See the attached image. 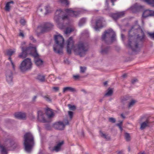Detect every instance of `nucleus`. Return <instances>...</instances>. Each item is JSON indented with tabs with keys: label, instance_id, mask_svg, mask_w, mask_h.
Masks as SVG:
<instances>
[{
	"label": "nucleus",
	"instance_id": "obj_1",
	"mask_svg": "<svg viewBox=\"0 0 154 154\" xmlns=\"http://www.w3.org/2000/svg\"><path fill=\"white\" fill-rule=\"evenodd\" d=\"M128 34V47L133 52L140 51L146 37L143 30L139 26L135 25L129 31Z\"/></svg>",
	"mask_w": 154,
	"mask_h": 154
},
{
	"label": "nucleus",
	"instance_id": "obj_2",
	"mask_svg": "<svg viewBox=\"0 0 154 154\" xmlns=\"http://www.w3.org/2000/svg\"><path fill=\"white\" fill-rule=\"evenodd\" d=\"M66 44L67 52L69 54H71L72 50L76 54L82 57L85 55L88 50V46L86 44L80 42L74 45V42L71 37L67 40Z\"/></svg>",
	"mask_w": 154,
	"mask_h": 154
},
{
	"label": "nucleus",
	"instance_id": "obj_3",
	"mask_svg": "<svg viewBox=\"0 0 154 154\" xmlns=\"http://www.w3.org/2000/svg\"><path fill=\"white\" fill-rule=\"evenodd\" d=\"M21 48L22 52L18 56L20 58H24L27 57V54H29L35 57L34 62L36 65L39 66L42 64L43 61L37 57L38 55L37 52L36 48L29 47L25 48L22 47Z\"/></svg>",
	"mask_w": 154,
	"mask_h": 154
},
{
	"label": "nucleus",
	"instance_id": "obj_4",
	"mask_svg": "<svg viewBox=\"0 0 154 154\" xmlns=\"http://www.w3.org/2000/svg\"><path fill=\"white\" fill-rule=\"evenodd\" d=\"M103 41L106 44H110L116 41V35L115 32L112 29L105 31L102 35Z\"/></svg>",
	"mask_w": 154,
	"mask_h": 154
},
{
	"label": "nucleus",
	"instance_id": "obj_5",
	"mask_svg": "<svg viewBox=\"0 0 154 154\" xmlns=\"http://www.w3.org/2000/svg\"><path fill=\"white\" fill-rule=\"evenodd\" d=\"M34 138L31 133L27 132L24 136V145L25 150L28 152H31L34 145Z\"/></svg>",
	"mask_w": 154,
	"mask_h": 154
},
{
	"label": "nucleus",
	"instance_id": "obj_6",
	"mask_svg": "<svg viewBox=\"0 0 154 154\" xmlns=\"http://www.w3.org/2000/svg\"><path fill=\"white\" fill-rule=\"evenodd\" d=\"M54 40L56 45H54L53 47L54 51L59 54L62 53L64 43L63 38L62 36L60 35H55Z\"/></svg>",
	"mask_w": 154,
	"mask_h": 154
},
{
	"label": "nucleus",
	"instance_id": "obj_7",
	"mask_svg": "<svg viewBox=\"0 0 154 154\" xmlns=\"http://www.w3.org/2000/svg\"><path fill=\"white\" fill-rule=\"evenodd\" d=\"M54 18V20L60 28L61 29H63V28H61L59 26L60 24L62 21L65 20H69V17L67 14H65L64 12L61 9H59L56 11Z\"/></svg>",
	"mask_w": 154,
	"mask_h": 154
},
{
	"label": "nucleus",
	"instance_id": "obj_8",
	"mask_svg": "<svg viewBox=\"0 0 154 154\" xmlns=\"http://www.w3.org/2000/svg\"><path fill=\"white\" fill-rule=\"evenodd\" d=\"M53 26V25L49 23H46L38 26L36 30L37 35L39 36L41 34L49 31L52 29Z\"/></svg>",
	"mask_w": 154,
	"mask_h": 154
},
{
	"label": "nucleus",
	"instance_id": "obj_9",
	"mask_svg": "<svg viewBox=\"0 0 154 154\" xmlns=\"http://www.w3.org/2000/svg\"><path fill=\"white\" fill-rule=\"evenodd\" d=\"M32 67L31 60L29 58L25 59L21 63L20 69L22 72H25L31 69Z\"/></svg>",
	"mask_w": 154,
	"mask_h": 154
},
{
	"label": "nucleus",
	"instance_id": "obj_10",
	"mask_svg": "<svg viewBox=\"0 0 154 154\" xmlns=\"http://www.w3.org/2000/svg\"><path fill=\"white\" fill-rule=\"evenodd\" d=\"M140 121L142 122L140 124V128L141 130H143L146 128L150 126L151 122L149 118L143 117L140 119Z\"/></svg>",
	"mask_w": 154,
	"mask_h": 154
},
{
	"label": "nucleus",
	"instance_id": "obj_11",
	"mask_svg": "<svg viewBox=\"0 0 154 154\" xmlns=\"http://www.w3.org/2000/svg\"><path fill=\"white\" fill-rule=\"evenodd\" d=\"M69 124V122L68 120H66L64 121V123L61 122L56 123L54 125V127L57 129L62 130L64 129L65 125H68Z\"/></svg>",
	"mask_w": 154,
	"mask_h": 154
},
{
	"label": "nucleus",
	"instance_id": "obj_12",
	"mask_svg": "<svg viewBox=\"0 0 154 154\" xmlns=\"http://www.w3.org/2000/svg\"><path fill=\"white\" fill-rule=\"evenodd\" d=\"M16 51L15 49H10L6 51L7 55L9 56V57L8 58V60H9L11 62V64L12 66L13 69H15V65L14 63L13 62L11 58V56Z\"/></svg>",
	"mask_w": 154,
	"mask_h": 154
},
{
	"label": "nucleus",
	"instance_id": "obj_13",
	"mask_svg": "<svg viewBox=\"0 0 154 154\" xmlns=\"http://www.w3.org/2000/svg\"><path fill=\"white\" fill-rule=\"evenodd\" d=\"M125 14L124 11H120L113 13L111 14V17L115 20L123 17Z\"/></svg>",
	"mask_w": 154,
	"mask_h": 154
},
{
	"label": "nucleus",
	"instance_id": "obj_14",
	"mask_svg": "<svg viewBox=\"0 0 154 154\" xmlns=\"http://www.w3.org/2000/svg\"><path fill=\"white\" fill-rule=\"evenodd\" d=\"M71 9H66L65 10V11L67 14L72 17H76L81 13V12L80 11H74Z\"/></svg>",
	"mask_w": 154,
	"mask_h": 154
},
{
	"label": "nucleus",
	"instance_id": "obj_15",
	"mask_svg": "<svg viewBox=\"0 0 154 154\" xmlns=\"http://www.w3.org/2000/svg\"><path fill=\"white\" fill-rule=\"evenodd\" d=\"M103 18V17H100L99 19L97 20L96 22V26L94 27L96 31H99L100 29L103 27L102 22Z\"/></svg>",
	"mask_w": 154,
	"mask_h": 154
},
{
	"label": "nucleus",
	"instance_id": "obj_16",
	"mask_svg": "<svg viewBox=\"0 0 154 154\" xmlns=\"http://www.w3.org/2000/svg\"><path fill=\"white\" fill-rule=\"evenodd\" d=\"M6 79L8 83H11L12 82L13 79V74L11 70H8L6 71Z\"/></svg>",
	"mask_w": 154,
	"mask_h": 154
},
{
	"label": "nucleus",
	"instance_id": "obj_17",
	"mask_svg": "<svg viewBox=\"0 0 154 154\" xmlns=\"http://www.w3.org/2000/svg\"><path fill=\"white\" fill-rule=\"evenodd\" d=\"M45 114L40 110L38 112V119L39 121L43 122H46V120L44 117Z\"/></svg>",
	"mask_w": 154,
	"mask_h": 154
},
{
	"label": "nucleus",
	"instance_id": "obj_18",
	"mask_svg": "<svg viewBox=\"0 0 154 154\" xmlns=\"http://www.w3.org/2000/svg\"><path fill=\"white\" fill-rule=\"evenodd\" d=\"M64 143V141H62L58 143L53 148L51 149V151H55L56 152L60 151L61 147Z\"/></svg>",
	"mask_w": 154,
	"mask_h": 154
},
{
	"label": "nucleus",
	"instance_id": "obj_19",
	"mask_svg": "<svg viewBox=\"0 0 154 154\" xmlns=\"http://www.w3.org/2000/svg\"><path fill=\"white\" fill-rule=\"evenodd\" d=\"M15 117L20 119H24L26 117V114L21 112L16 113L14 115Z\"/></svg>",
	"mask_w": 154,
	"mask_h": 154
},
{
	"label": "nucleus",
	"instance_id": "obj_20",
	"mask_svg": "<svg viewBox=\"0 0 154 154\" xmlns=\"http://www.w3.org/2000/svg\"><path fill=\"white\" fill-rule=\"evenodd\" d=\"M100 53L102 54H105L107 53L110 50V48L109 46H105L103 45L101 47Z\"/></svg>",
	"mask_w": 154,
	"mask_h": 154
},
{
	"label": "nucleus",
	"instance_id": "obj_21",
	"mask_svg": "<svg viewBox=\"0 0 154 154\" xmlns=\"http://www.w3.org/2000/svg\"><path fill=\"white\" fill-rule=\"evenodd\" d=\"M46 113L49 118H52L54 116V113L52 110L49 108H48L46 109Z\"/></svg>",
	"mask_w": 154,
	"mask_h": 154
},
{
	"label": "nucleus",
	"instance_id": "obj_22",
	"mask_svg": "<svg viewBox=\"0 0 154 154\" xmlns=\"http://www.w3.org/2000/svg\"><path fill=\"white\" fill-rule=\"evenodd\" d=\"M14 3V2L13 1L9 2H7L5 7V11H9L11 8V6L10 5V4H13Z\"/></svg>",
	"mask_w": 154,
	"mask_h": 154
},
{
	"label": "nucleus",
	"instance_id": "obj_23",
	"mask_svg": "<svg viewBox=\"0 0 154 154\" xmlns=\"http://www.w3.org/2000/svg\"><path fill=\"white\" fill-rule=\"evenodd\" d=\"M75 91V89L71 87H66L63 88V92L65 93L67 91H69L71 92H73L74 91Z\"/></svg>",
	"mask_w": 154,
	"mask_h": 154
},
{
	"label": "nucleus",
	"instance_id": "obj_24",
	"mask_svg": "<svg viewBox=\"0 0 154 154\" xmlns=\"http://www.w3.org/2000/svg\"><path fill=\"white\" fill-rule=\"evenodd\" d=\"M146 2L147 4L150 5L151 6L154 7V0H141Z\"/></svg>",
	"mask_w": 154,
	"mask_h": 154
},
{
	"label": "nucleus",
	"instance_id": "obj_25",
	"mask_svg": "<svg viewBox=\"0 0 154 154\" xmlns=\"http://www.w3.org/2000/svg\"><path fill=\"white\" fill-rule=\"evenodd\" d=\"M59 2L63 5L68 6L69 4V2L67 0H59Z\"/></svg>",
	"mask_w": 154,
	"mask_h": 154
},
{
	"label": "nucleus",
	"instance_id": "obj_26",
	"mask_svg": "<svg viewBox=\"0 0 154 154\" xmlns=\"http://www.w3.org/2000/svg\"><path fill=\"white\" fill-rule=\"evenodd\" d=\"M0 150L2 154H7V150L3 146L0 145Z\"/></svg>",
	"mask_w": 154,
	"mask_h": 154
},
{
	"label": "nucleus",
	"instance_id": "obj_27",
	"mask_svg": "<svg viewBox=\"0 0 154 154\" xmlns=\"http://www.w3.org/2000/svg\"><path fill=\"white\" fill-rule=\"evenodd\" d=\"M149 16V10H147L145 11L143 13L142 17L146 18Z\"/></svg>",
	"mask_w": 154,
	"mask_h": 154
},
{
	"label": "nucleus",
	"instance_id": "obj_28",
	"mask_svg": "<svg viewBox=\"0 0 154 154\" xmlns=\"http://www.w3.org/2000/svg\"><path fill=\"white\" fill-rule=\"evenodd\" d=\"M136 101L134 100H131V101L129 103L128 108V109H130L135 104V103L136 102Z\"/></svg>",
	"mask_w": 154,
	"mask_h": 154
},
{
	"label": "nucleus",
	"instance_id": "obj_29",
	"mask_svg": "<svg viewBox=\"0 0 154 154\" xmlns=\"http://www.w3.org/2000/svg\"><path fill=\"white\" fill-rule=\"evenodd\" d=\"M113 93L112 89L110 88H109L107 91L105 95L106 96H110L112 95Z\"/></svg>",
	"mask_w": 154,
	"mask_h": 154
},
{
	"label": "nucleus",
	"instance_id": "obj_30",
	"mask_svg": "<svg viewBox=\"0 0 154 154\" xmlns=\"http://www.w3.org/2000/svg\"><path fill=\"white\" fill-rule=\"evenodd\" d=\"M131 137L129 134L126 132V141L129 142L131 141Z\"/></svg>",
	"mask_w": 154,
	"mask_h": 154
},
{
	"label": "nucleus",
	"instance_id": "obj_31",
	"mask_svg": "<svg viewBox=\"0 0 154 154\" xmlns=\"http://www.w3.org/2000/svg\"><path fill=\"white\" fill-rule=\"evenodd\" d=\"M86 21V20L85 18H82L81 19L79 23V26H82L83 25V24L85 23Z\"/></svg>",
	"mask_w": 154,
	"mask_h": 154
},
{
	"label": "nucleus",
	"instance_id": "obj_32",
	"mask_svg": "<svg viewBox=\"0 0 154 154\" xmlns=\"http://www.w3.org/2000/svg\"><path fill=\"white\" fill-rule=\"evenodd\" d=\"M45 9L46 10L45 14H47L51 12L52 10L51 8L48 5H47L45 7Z\"/></svg>",
	"mask_w": 154,
	"mask_h": 154
},
{
	"label": "nucleus",
	"instance_id": "obj_33",
	"mask_svg": "<svg viewBox=\"0 0 154 154\" xmlns=\"http://www.w3.org/2000/svg\"><path fill=\"white\" fill-rule=\"evenodd\" d=\"M37 79L40 81L43 82L45 81V77L43 75H38L37 77Z\"/></svg>",
	"mask_w": 154,
	"mask_h": 154
},
{
	"label": "nucleus",
	"instance_id": "obj_34",
	"mask_svg": "<svg viewBox=\"0 0 154 154\" xmlns=\"http://www.w3.org/2000/svg\"><path fill=\"white\" fill-rule=\"evenodd\" d=\"M73 31V29L72 28H66L64 33L66 34L70 33L71 32Z\"/></svg>",
	"mask_w": 154,
	"mask_h": 154
},
{
	"label": "nucleus",
	"instance_id": "obj_35",
	"mask_svg": "<svg viewBox=\"0 0 154 154\" xmlns=\"http://www.w3.org/2000/svg\"><path fill=\"white\" fill-rule=\"evenodd\" d=\"M119 123L116 124V125L117 126H118L121 131H122V125L123 122L122 121H119Z\"/></svg>",
	"mask_w": 154,
	"mask_h": 154
},
{
	"label": "nucleus",
	"instance_id": "obj_36",
	"mask_svg": "<svg viewBox=\"0 0 154 154\" xmlns=\"http://www.w3.org/2000/svg\"><path fill=\"white\" fill-rule=\"evenodd\" d=\"M68 106L70 110H74L75 109V107L74 105H72L70 104H68Z\"/></svg>",
	"mask_w": 154,
	"mask_h": 154
},
{
	"label": "nucleus",
	"instance_id": "obj_37",
	"mask_svg": "<svg viewBox=\"0 0 154 154\" xmlns=\"http://www.w3.org/2000/svg\"><path fill=\"white\" fill-rule=\"evenodd\" d=\"M80 72L82 73H84L86 70V68L85 67L81 66L80 67Z\"/></svg>",
	"mask_w": 154,
	"mask_h": 154
},
{
	"label": "nucleus",
	"instance_id": "obj_38",
	"mask_svg": "<svg viewBox=\"0 0 154 154\" xmlns=\"http://www.w3.org/2000/svg\"><path fill=\"white\" fill-rule=\"evenodd\" d=\"M109 121L110 122L112 123H114L116 122V120L115 118H109Z\"/></svg>",
	"mask_w": 154,
	"mask_h": 154
},
{
	"label": "nucleus",
	"instance_id": "obj_39",
	"mask_svg": "<svg viewBox=\"0 0 154 154\" xmlns=\"http://www.w3.org/2000/svg\"><path fill=\"white\" fill-rule=\"evenodd\" d=\"M148 34L151 38L154 39V32H148Z\"/></svg>",
	"mask_w": 154,
	"mask_h": 154
},
{
	"label": "nucleus",
	"instance_id": "obj_40",
	"mask_svg": "<svg viewBox=\"0 0 154 154\" xmlns=\"http://www.w3.org/2000/svg\"><path fill=\"white\" fill-rule=\"evenodd\" d=\"M132 98L131 96H129L128 95H126V100H132Z\"/></svg>",
	"mask_w": 154,
	"mask_h": 154
},
{
	"label": "nucleus",
	"instance_id": "obj_41",
	"mask_svg": "<svg viewBox=\"0 0 154 154\" xmlns=\"http://www.w3.org/2000/svg\"><path fill=\"white\" fill-rule=\"evenodd\" d=\"M68 114L70 117V119H71L73 116V112L72 111H69L68 112Z\"/></svg>",
	"mask_w": 154,
	"mask_h": 154
},
{
	"label": "nucleus",
	"instance_id": "obj_42",
	"mask_svg": "<svg viewBox=\"0 0 154 154\" xmlns=\"http://www.w3.org/2000/svg\"><path fill=\"white\" fill-rule=\"evenodd\" d=\"M138 80L136 79H134L131 80V83L132 84H135L136 82H137Z\"/></svg>",
	"mask_w": 154,
	"mask_h": 154
},
{
	"label": "nucleus",
	"instance_id": "obj_43",
	"mask_svg": "<svg viewBox=\"0 0 154 154\" xmlns=\"http://www.w3.org/2000/svg\"><path fill=\"white\" fill-rule=\"evenodd\" d=\"M20 23L23 25H24L25 24L26 22L24 19H21L20 20Z\"/></svg>",
	"mask_w": 154,
	"mask_h": 154
},
{
	"label": "nucleus",
	"instance_id": "obj_44",
	"mask_svg": "<svg viewBox=\"0 0 154 154\" xmlns=\"http://www.w3.org/2000/svg\"><path fill=\"white\" fill-rule=\"evenodd\" d=\"M149 16H154V11L149 10Z\"/></svg>",
	"mask_w": 154,
	"mask_h": 154
},
{
	"label": "nucleus",
	"instance_id": "obj_45",
	"mask_svg": "<svg viewBox=\"0 0 154 154\" xmlns=\"http://www.w3.org/2000/svg\"><path fill=\"white\" fill-rule=\"evenodd\" d=\"M100 134L102 137H104L105 138H106V135L105 134L103 133L101 131H100Z\"/></svg>",
	"mask_w": 154,
	"mask_h": 154
},
{
	"label": "nucleus",
	"instance_id": "obj_46",
	"mask_svg": "<svg viewBox=\"0 0 154 154\" xmlns=\"http://www.w3.org/2000/svg\"><path fill=\"white\" fill-rule=\"evenodd\" d=\"M44 98L46 100L48 101H51V100L50 98L48 97V95L44 96Z\"/></svg>",
	"mask_w": 154,
	"mask_h": 154
},
{
	"label": "nucleus",
	"instance_id": "obj_47",
	"mask_svg": "<svg viewBox=\"0 0 154 154\" xmlns=\"http://www.w3.org/2000/svg\"><path fill=\"white\" fill-rule=\"evenodd\" d=\"M19 35L20 36H21L22 37H24V35L22 31H20V32L19 34Z\"/></svg>",
	"mask_w": 154,
	"mask_h": 154
},
{
	"label": "nucleus",
	"instance_id": "obj_48",
	"mask_svg": "<svg viewBox=\"0 0 154 154\" xmlns=\"http://www.w3.org/2000/svg\"><path fill=\"white\" fill-rule=\"evenodd\" d=\"M29 38L30 39L32 40L33 42H35L36 40L34 39L33 37L32 36H31L29 37Z\"/></svg>",
	"mask_w": 154,
	"mask_h": 154
},
{
	"label": "nucleus",
	"instance_id": "obj_49",
	"mask_svg": "<svg viewBox=\"0 0 154 154\" xmlns=\"http://www.w3.org/2000/svg\"><path fill=\"white\" fill-rule=\"evenodd\" d=\"M53 89H54L55 91H57L59 89V88L57 87H53Z\"/></svg>",
	"mask_w": 154,
	"mask_h": 154
},
{
	"label": "nucleus",
	"instance_id": "obj_50",
	"mask_svg": "<svg viewBox=\"0 0 154 154\" xmlns=\"http://www.w3.org/2000/svg\"><path fill=\"white\" fill-rule=\"evenodd\" d=\"M137 3H136L135 4H134V6L131 7V8H132V9H133V8L136 9V8H137Z\"/></svg>",
	"mask_w": 154,
	"mask_h": 154
},
{
	"label": "nucleus",
	"instance_id": "obj_51",
	"mask_svg": "<svg viewBox=\"0 0 154 154\" xmlns=\"http://www.w3.org/2000/svg\"><path fill=\"white\" fill-rule=\"evenodd\" d=\"M73 77V78L75 79H78L79 77L78 75H74Z\"/></svg>",
	"mask_w": 154,
	"mask_h": 154
},
{
	"label": "nucleus",
	"instance_id": "obj_52",
	"mask_svg": "<svg viewBox=\"0 0 154 154\" xmlns=\"http://www.w3.org/2000/svg\"><path fill=\"white\" fill-rule=\"evenodd\" d=\"M111 2L112 3V5L114 6V2L116 1V0H111Z\"/></svg>",
	"mask_w": 154,
	"mask_h": 154
},
{
	"label": "nucleus",
	"instance_id": "obj_53",
	"mask_svg": "<svg viewBox=\"0 0 154 154\" xmlns=\"http://www.w3.org/2000/svg\"><path fill=\"white\" fill-rule=\"evenodd\" d=\"M128 152H130L131 150V148L130 146H128Z\"/></svg>",
	"mask_w": 154,
	"mask_h": 154
},
{
	"label": "nucleus",
	"instance_id": "obj_54",
	"mask_svg": "<svg viewBox=\"0 0 154 154\" xmlns=\"http://www.w3.org/2000/svg\"><path fill=\"white\" fill-rule=\"evenodd\" d=\"M36 98H37L36 96H34L32 99L33 101H35V99Z\"/></svg>",
	"mask_w": 154,
	"mask_h": 154
},
{
	"label": "nucleus",
	"instance_id": "obj_55",
	"mask_svg": "<svg viewBox=\"0 0 154 154\" xmlns=\"http://www.w3.org/2000/svg\"><path fill=\"white\" fill-rule=\"evenodd\" d=\"M103 84H104V85L106 86L107 84V82L106 81V82H104L103 83Z\"/></svg>",
	"mask_w": 154,
	"mask_h": 154
},
{
	"label": "nucleus",
	"instance_id": "obj_56",
	"mask_svg": "<svg viewBox=\"0 0 154 154\" xmlns=\"http://www.w3.org/2000/svg\"><path fill=\"white\" fill-rule=\"evenodd\" d=\"M139 154H145V153L144 152H140L139 153Z\"/></svg>",
	"mask_w": 154,
	"mask_h": 154
},
{
	"label": "nucleus",
	"instance_id": "obj_57",
	"mask_svg": "<svg viewBox=\"0 0 154 154\" xmlns=\"http://www.w3.org/2000/svg\"><path fill=\"white\" fill-rule=\"evenodd\" d=\"M122 151H119L118 152V154H122Z\"/></svg>",
	"mask_w": 154,
	"mask_h": 154
},
{
	"label": "nucleus",
	"instance_id": "obj_58",
	"mask_svg": "<svg viewBox=\"0 0 154 154\" xmlns=\"http://www.w3.org/2000/svg\"><path fill=\"white\" fill-rule=\"evenodd\" d=\"M124 37V35H123V34H121V38H122V39H123Z\"/></svg>",
	"mask_w": 154,
	"mask_h": 154
},
{
	"label": "nucleus",
	"instance_id": "obj_59",
	"mask_svg": "<svg viewBox=\"0 0 154 154\" xmlns=\"http://www.w3.org/2000/svg\"><path fill=\"white\" fill-rule=\"evenodd\" d=\"M121 116L123 118H124L125 117L123 116V115L122 114H121Z\"/></svg>",
	"mask_w": 154,
	"mask_h": 154
},
{
	"label": "nucleus",
	"instance_id": "obj_60",
	"mask_svg": "<svg viewBox=\"0 0 154 154\" xmlns=\"http://www.w3.org/2000/svg\"><path fill=\"white\" fill-rule=\"evenodd\" d=\"M128 113H129V111H128V112H126V113H125L126 115V114L127 115L128 114Z\"/></svg>",
	"mask_w": 154,
	"mask_h": 154
},
{
	"label": "nucleus",
	"instance_id": "obj_61",
	"mask_svg": "<svg viewBox=\"0 0 154 154\" xmlns=\"http://www.w3.org/2000/svg\"><path fill=\"white\" fill-rule=\"evenodd\" d=\"M81 91H83V92H85V91L84 90H83V89L82 90H81Z\"/></svg>",
	"mask_w": 154,
	"mask_h": 154
},
{
	"label": "nucleus",
	"instance_id": "obj_62",
	"mask_svg": "<svg viewBox=\"0 0 154 154\" xmlns=\"http://www.w3.org/2000/svg\"><path fill=\"white\" fill-rule=\"evenodd\" d=\"M51 76H54L53 75H50L49 76V78H50V77H51Z\"/></svg>",
	"mask_w": 154,
	"mask_h": 154
},
{
	"label": "nucleus",
	"instance_id": "obj_63",
	"mask_svg": "<svg viewBox=\"0 0 154 154\" xmlns=\"http://www.w3.org/2000/svg\"><path fill=\"white\" fill-rule=\"evenodd\" d=\"M123 76V77H124L125 76V74H123V76Z\"/></svg>",
	"mask_w": 154,
	"mask_h": 154
},
{
	"label": "nucleus",
	"instance_id": "obj_64",
	"mask_svg": "<svg viewBox=\"0 0 154 154\" xmlns=\"http://www.w3.org/2000/svg\"><path fill=\"white\" fill-rule=\"evenodd\" d=\"M40 11L42 12V9H40Z\"/></svg>",
	"mask_w": 154,
	"mask_h": 154
}]
</instances>
